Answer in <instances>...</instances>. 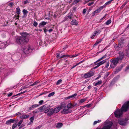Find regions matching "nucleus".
Segmentation results:
<instances>
[{
    "label": "nucleus",
    "instance_id": "ea45409f",
    "mask_svg": "<svg viewBox=\"0 0 129 129\" xmlns=\"http://www.w3.org/2000/svg\"><path fill=\"white\" fill-rule=\"evenodd\" d=\"M106 5H105V4L103 6H102L101 7L99 8V9H100V11H101L102 9L104 8L106 6Z\"/></svg>",
    "mask_w": 129,
    "mask_h": 129
},
{
    "label": "nucleus",
    "instance_id": "cd10ccee",
    "mask_svg": "<svg viewBox=\"0 0 129 129\" xmlns=\"http://www.w3.org/2000/svg\"><path fill=\"white\" fill-rule=\"evenodd\" d=\"M62 124L61 123H59L57 125L56 127L57 128H60L62 126Z\"/></svg>",
    "mask_w": 129,
    "mask_h": 129
},
{
    "label": "nucleus",
    "instance_id": "393cba45",
    "mask_svg": "<svg viewBox=\"0 0 129 129\" xmlns=\"http://www.w3.org/2000/svg\"><path fill=\"white\" fill-rule=\"evenodd\" d=\"M102 82L101 80H100L98 81V82L94 84L95 86H96L98 85H100L101 84Z\"/></svg>",
    "mask_w": 129,
    "mask_h": 129
},
{
    "label": "nucleus",
    "instance_id": "864d4df0",
    "mask_svg": "<svg viewBox=\"0 0 129 129\" xmlns=\"http://www.w3.org/2000/svg\"><path fill=\"white\" fill-rule=\"evenodd\" d=\"M12 93H9L8 94V97H10L12 95Z\"/></svg>",
    "mask_w": 129,
    "mask_h": 129
},
{
    "label": "nucleus",
    "instance_id": "a878e982",
    "mask_svg": "<svg viewBox=\"0 0 129 129\" xmlns=\"http://www.w3.org/2000/svg\"><path fill=\"white\" fill-rule=\"evenodd\" d=\"M81 0H74L72 3L73 5H75L77 4Z\"/></svg>",
    "mask_w": 129,
    "mask_h": 129
},
{
    "label": "nucleus",
    "instance_id": "aec40b11",
    "mask_svg": "<svg viewBox=\"0 0 129 129\" xmlns=\"http://www.w3.org/2000/svg\"><path fill=\"white\" fill-rule=\"evenodd\" d=\"M29 117V115L28 114H24L21 116L20 117L21 118L25 119Z\"/></svg>",
    "mask_w": 129,
    "mask_h": 129
},
{
    "label": "nucleus",
    "instance_id": "49530a36",
    "mask_svg": "<svg viewBox=\"0 0 129 129\" xmlns=\"http://www.w3.org/2000/svg\"><path fill=\"white\" fill-rule=\"evenodd\" d=\"M94 2L93 1L91 3L88 4V5L89 6H90L91 5H93L94 4Z\"/></svg>",
    "mask_w": 129,
    "mask_h": 129
},
{
    "label": "nucleus",
    "instance_id": "dca6fc26",
    "mask_svg": "<svg viewBox=\"0 0 129 129\" xmlns=\"http://www.w3.org/2000/svg\"><path fill=\"white\" fill-rule=\"evenodd\" d=\"M15 120L12 119H10L7 121L6 122V124H10L11 123L14 122Z\"/></svg>",
    "mask_w": 129,
    "mask_h": 129
},
{
    "label": "nucleus",
    "instance_id": "20e7f679",
    "mask_svg": "<svg viewBox=\"0 0 129 129\" xmlns=\"http://www.w3.org/2000/svg\"><path fill=\"white\" fill-rule=\"evenodd\" d=\"M106 123L105 125L102 128H97L96 129H110L113 124L112 122L109 121H106Z\"/></svg>",
    "mask_w": 129,
    "mask_h": 129
},
{
    "label": "nucleus",
    "instance_id": "a18cd8bd",
    "mask_svg": "<svg viewBox=\"0 0 129 129\" xmlns=\"http://www.w3.org/2000/svg\"><path fill=\"white\" fill-rule=\"evenodd\" d=\"M109 64V62H108L106 64L105 66V67L107 68L108 67Z\"/></svg>",
    "mask_w": 129,
    "mask_h": 129
},
{
    "label": "nucleus",
    "instance_id": "6ab92c4d",
    "mask_svg": "<svg viewBox=\"0 0 129 129\" xmlns=\"http://www.w3.org/2000/svg\"><path fill=\"white\" fill-rule=\"evenodd\" d=\"M71 24L73 25H77L78 23L76 20L73 19L71 21Z\"/></svg>",
    "mask_w": 129,
    "mask_h": 129
},
{
    "label": "nucleus",
    "instance_id": "680f3d73",
    "mask_svg": "<svg viewBox=\"0 0 129 129\" xmlns=\"http://www.w3.org/2000/svg\"><path fill=\"white\" fill-rule=\"evenodd\" d=\"M87 88L88 89H90L91 88V86L90 85H89L88 87Z\"/></svg>",
    "mask_w": 129,
    "mask_h": 129
},
{
    "label": "nucleus",
    "instance_id": "c85d7f7f",
    "mask_svg": "<svg viewBox=\"0 0 129 129\" xmlns=\"http://www.w3.org/2000/svg\"><path fill=\"white\" fill-rule=\"evenodd\" d=\"M101 41V40H98L96 41L95 44L94 45V46L97 45Z\"/></svg>",
    "mask_w": 129,
    "mask_h": 129
},
{
    "label": "nucleus",
    "instance_id": "5701e85b",
    "mask_svg": "<svg viewBox=\"0 0 129 129\" xmlns=\"http://www.w3.org/2000/svg\"><path fill=\"white\" fill-rule=\"evenodd\" d=\"M47 23V22L44 21H42L39 24V26L40 27L42 26L45 25Z\"/></svg>",
    "mask_w": 129,
    "mask_h": 129
},
{
    "label": "nucleus",
    "instance_id": "473e14b6",
    "mask_svg": "<svg viewBox=\"0 0 129 129\" xmlns=\"http://www.w3.org/2000/svg\"><path fill=\"white\" fill-rule=\"evenodd\" d=\"M124 45V43L123 42V41H121L120 42L119 46V45H120V47H122Z\"/></svg>",
    "mask_w": 129,
    "mask_h": 129
},
{
    "label": "nucleus",
    "instance_id": "9b49d317",
    "mask_svg": "<svg viewBox=\"0 0 129 129\" xmlns=\"http://www.w3.org/2000/svg\"><path fill=\"white\" fill-rule=\"evenodd\" d=\"M60 110V108L58 107L54 109H51V111H53L54 113H56L58 112Z\"/></svg>",
    "mask_w": 129,
    "mask_h": 129
},
{
    "label": "nucleus",
    "instance_id": "3c124183",
    "mask_svg": "<svg viewBox=\"0 0 129 129\" xmlns=\"http://www.w3.org/2000/svg\"><path fill=\"white\" fill-rule=\"evenodd\" d=\"M28 3V0H26L24 2V4H26Z\"/></svg>",
    "mask_w": 129,
    "mask_h": 129
},
{
    "label": "nucleus",
    "instance_id": "4468645a",
    "mask_svg": "<svg viewBox=\"0 0 129 129\" xmlns=\"http://www.w3.org/2000/svg\"><path fill=\"white\" fill-rule=\"evenodd\" d=\"M77 95L76 93H75L74 94L71 95L70 96H68L66 98V99H69L71 98L74 99L75 98V97Z\"/></svg>",
    "mask_w": 129,
    "mask_h": 129
},
{
    "label": "nucleus",
    "instance_id": "bb28decb",
    "mask_svg": "<svg viewBox=\"0 0 129 129\" xmlns=\"http://www.w3.org/2000/svg\"><path fill=\"white\" fill-rule=\"evenodd\" d=\"M16 13H17V14L19 15L20 13V10L19 8L18 7L16 9Z\"/></svg>",
    "mask_w": 129,
    "mask_h": 129
},
{
    "label": "nucleus",
    "instance_id": "58836bf2",
    "mask_svg": "<svg viewBox=\"0 0 129 129\" xmlns=\"http://www.w3.org/2000/svg\"><path fill=\"white\" fill-rule=\"evenodd\" d=\"M39 109L37 110H36L34 111L33 112V114H35L37 113H38L39 112V111H38Z\"/></svg>",
    "mask_w": 129,
    "mask_h": 129
},
{
    "label": "nucleus",
    "instance_id": "7c9ffc66",
    "mask_svg": "<svg viewBox=\"0 0 129 129\" xmlns=\"http://www.w3.org/2000/svg\"><path fill=\"white\" fill-rule=\"evenodd\" d=\"M18 125V124L16 123H15L12 126V129H14L16 128Z\"/></svg>",
    "mask_w": 129,
    "mask_h": 129
},
{
    "label": "nucleus",
    "instance_id": "c756f323",
    "mask_svg": "<svg viewBox=\"0 0 129 129\" xmlns=\"http://www.w3.org/2000/svg\"><path fill=\"white\" fill-rule=\"evenodd\" d=\"M111 22V20L110 19H109L105 23V24L106 25H108L110 24Z\"/></svg>",
    "mask_w": 129,
    "mask_h": 129
},
{
    "label": "nucleus",
    "instance_id": "de8ad7c7",
    "mask_svg": "<svg viewBox=\"0 0 129 129\" xmlns=\"http://www.w3.org/2000/svg\"><path fill=\"white\" fill-rule=\"evenodd\" d=\"M43 102H44V101L43 100H41V101H40L39 102V103L40 105H42L43 104Z\"/></svg>",
    "mask_w": 129,
    "mask_h": 129
},
{
    "label": "nucleus",
    "instance_id": "72a5a7b5",
    "mask_svg": "<svg viewBox=\"0 0 129 129\" xmlns=\"http://www.w3.org/2000/svg\"><path fill=\"white\" fill-rule=\"evenodd\" d=\"M54 92H52L50 93L49 94L48 96L49 97H50L54 95Z\"/></svg>",
    "mask_w": 129,
    "mask_h": 129
},
{
    "label": "nucleus",
    "instance_id": "603ef678",
    "mask_svg": "<svg viewBox=\"0 0 129 129\" xmlns=\"http://www.w3.org/2000/svg\"><path fill=\"white\" fill-rule=\"evenodd\" d=\"M13 4L12 3H11L9 4V6H10L11 7H12Z\"/></svg>",
    "mask_w": 129,
    "mask_h": 129
},
{
    "label": "nucleus",
    "instance_id": "6e6552de",
    "mask_svg": "<svg viewBox=\"0 0 129 129\" xmlns=\"http://www.w3.org/2000/svg\"><path fill=\"white\" fill-rule=\"evenodd\" d=\"M106 62V60H104L100 62L97 64H95V65H97L96 66L93 68L92 69H95L97 68L100 66L101 65L104 64Z\"/></svg>",
    "mask_w": 129,
    "mask_h": 129
},
{
    "label": "nucleus",
    "instance_id": "f8f14e48",
    "mask_svg": "<svg viewBox=\"0 0 129 129\" xmlns=\"http://www.w3.org/2000/svg\"><path fill=\"white\" fill-rule=\"evenodd\" d=\"M39 105L38 104H34L32 105L31 107H30L29 108V110H33L34 108L39 107Z\"/></svg>",
    "mask_w": 129,
    "mask_h": 129
},
{
    "label": "nucleus",
    "instance_id": "338daca9",
    "mask_svg": "<svg viewBox=\"0 0 129 129\" xmlns=\"http://www.w3.org/2000/svg\"><path fill=\"white\" fill-rule=\"evenodd\" d=\"M83 61H80V62H79V63H78L77 64H79L81 63H82L83 62Z\"/></svg>",
    "mask_w": 129,
    "mask_h": 129
},
{
    "label": "nucleus",
    "instance_id": "412c9836",
    "mask_svg": "<svg viewBox=\"0 0 129 129\" xmlns=\"http://www.w3.org/2000/svg\"><path fill=\"white\" fill-rule=\"evenodd\" d=\"M74 106L71 103L68 104L66 106L69 109H70L73 108Z\"/></svg>",
    "mask_w": 129,
    "mask_h": 129
},
{
    "label": "nucleus",
    "instance_id": "2eb2a0df",
    "mask_svg": "<svg viewBox=\"0 0 129 129\" xmlns=\"http://www.w3.org/2000/svg\"><path fill=\"white\" fill-rule=\"evenodd\" d=\"M66 106V103L64 102L62 103L61 104L60 106L59 107L60 108V110L61 109L64 108Z\"/></svg>",
    "mask_w": 129,
    "mask_h": 129
},
{
    "label": "nucleus",
    "instance_id": "4d7b16f0",
    "mask_svg": "<svg viewBox=\"0 0 129 129\" xmlns=\"http://www.w3.org/2000/svg\"><path fill=\"white\" fill-rule=\"evenodd\" d=\"M26 91H24L23 92H21L20 93H19V94H21L24 93H25V92H26Z\"/></svg>",
    "mask_w": 129,
    "mask_h": 129
},
{
    "label": "nucleus",
    "instance_id": "1a4fd4ad",
    "mask_svg": "<svg viewBox=\"0 0 129 129\" xmlns=\"http://www.w3.org/2000/svg\"><path fill=\"white\" fill-rule=\"evenodd\" d=\"M30 46H28L24 49L23 51L26 54H28L30 52Z\"/></svg>",
    "mask_w": 129,
    "mask_h": 129
},
{
    "label": "nucleus",
    "instance_id": "f03ea898",
    "mask_svg": "<svg viewBox=\"0 0 129 129\" xmlns=\"http://www.w3.org/2000/svg\"><path fill=\"white\" fill-rule=\"evenodd\" d=\"M129 108V101L125 102L122 106L121 110L117 109L114 112L115 116L117 118L121 116L124 112H126Z\"/></svg>",
    "mask_w": 129,
    "mask_h": 129
},
{
    "label": "nucleus",
    "instance_id": "f3484780",
    "mask_svg": "<svg viewBox=\"0 0 129 129\" xmlns=\"http://www.w3.org/2000/svg\"><path fill=\"white\" fill-rule=\"evenodd\" d=\"M100 11H101L100 9H98L94 11L92 13V16H94L95 14H97L98 13H99Z\"/></svg>",
    "mask_w": 129,
    "mask_h": 129
},
{
    "label": "nucleus",
    "instance_id": "69168bd1",
    "mask_svg": "<svg viewBox=\"0 0 129 129\" xmlns=\"http://www.w3.org/2000/svg\"><path fill=\"white\" fill-rule=\"evenodd\" d=\"M68 18H69L70 19H71L72 18V17L70 16H68Z\"/></svg>",
    "mask_w": 129,
    "mask_h": 129
},
{
    "label": "nucleus",
    "instance_id": "79ce46f5",
    "mask_svg": "<svg viewBox=\"0 0 129 129\" xmlns=\"http://www.w3.org/2000/svg\"><path fill=\"white\" fill-rule=\"evenodd\" d=\"M29 86H27V85L24 86H22L21 87V89H24L25 88H26L28 87Z\"/></svg>",
    "mask_w": 129,
    "mask_h": 129
},
{
    "label": "nucleus",
    "instance_id": "423d86ee",
    "mask_svg": "<svg viewBox=\"0 0 129 129\" xmlns=\"http://www.w3.org/2000/svg\"><path fill=\"white\" fill-rule=\"evenodd\" d=\"M71 110L69 109L67 107H66L63 108L61 112L63 114H67L68 113H71Z\"/></svg>",
    "mask_w": 129,
    "mask_h": 129
},
{
    "label": "nucleus",
    "instance_id": "9d476101",
    "mask_svg": "<svg viewBox=\"0 0 129 129\" xmlns=\"http://www.w3.org/2000/svg\"><path fill=\"white\" fill-rule=\"evenodd\" d=\"M100 32L101 31L100 30L94 31V34L91 37V38L92 39H93L95 36H97L98 34H100Z\"/></svg>",
    "mask_w": 129,
    "mask_h": 129
},
{
    "label": "nucleus",
    "instance_id": "bf43d9fd",
    "mask_svg": "<svg viewBox=\"0 0 129 129\" xmlns=\"http://www.w3.org/2000/svg\"><path fill=\"white\" fill-rule=\"evenodd\" d=\"M109 72H107L106 73V76H108L109 75Z\"/></svg>",
    "mask_w": 129,
    "mask_h": 129
},
{
    "label": "nucleus",
    "instance_id": "4be33fe9",
    "mask_svg": "<svg viewBox=\"0 0 129 129\" xmlns=\"http://www.w3.org/2000/svg\"><path fill=\"white\" fill-rule=\"evenodd\" d=\"M119 123L121 125H125L126 124V122L122 120L119 121Z\"/></svg>",
    "mask_w": 129,
    "mask_h": 129
},
{
    "label": "nucleus",
    "instance_id": "c9c22d12",
    "mask_svg": "<svg viewBox=\"0 0 129 129\" xmlns=\"http://www.w3.org/2000/svg\"><path fill=\"white\" fill-rule=\"evenodd\" d=\"M61 81L62 80L61 79L57 81L56 84L57 85L60 84L61 83Z\"/></svg>",
    "mask_w": 129,
    "mask_h": 129
},
{
    "label": "nucleus",
    "instance_id": "0eeeda50",
    "mask_svg": "<svg viewBox=\"0 0 129 129\" xmlns=\"http://www.w3.org/2000/svg\"><path fill=\"white\" fill-rule=\"evenodd\" d=\"M94 73L91 71H90L88 73L84 74V77L85 78H86L91 77L94 75Z\"/></svg>",
    "mask_w": 129,
    "mask_h": 129
},
{
    "label": "nucleus",
    "instance_id": "09e8293b",
    "mask_svg": "<svg viewBox=\"0 0 129 129\" xmlns=\"http://www.w3.org/2000/svg\"><path fill=\"white\" fill-rule=\"evenodd\" d=\"M107 56V55L106 54H105L104 55L103 57H101L102 59H103L104 58H105Z\"/></svg>",
    "mask_w": 129,
    "mask_h": 129
},
{
    "label": "nucleus",
    "instance_id": "a19ab883",
    "mask_svg": "<svg viewBox=\"0 0 129 129\" xmlns=\"http://www.w3.org/2000/svg\"><path fill=\"white\" fill-rule=\"evenodd\" d=\"M23 13L24 14V15L25 14H26L28 13V11L26 10L23 9Z\"/></svg>",
    "mask_w": 129,
    "mask_h": 129
},
{
    "label": "nucleus",
    "instance_id": "f257e3e1",
    "mask_svg": "<svg viewBox=\"0 0 129 129\" xmlns=\"http://www.w3.org/2000/svg\"><path fill=\"white\" fill-rule=\"evenodd\" d=\"M21 37L17 38L16 42L18 44H22L25 43H27L29 41V35L26 33L24 32L21 33Z\"/></svg>",
    "mask_w": 129,
    "mask_h": 129
},
{
    "label": "nucleus",
    "instance_id": "37998d69",
    "mask_svg": "<svg viewBox=\"0 0 129 129\" xmlns=\"http://www.w3.org/2000/svg\"><path fill=\"white\" fill-rule=\"evenodd\" d=\"M37 25H38L37 22L36 21H35L34 23V24H33V25H34V26L35 27H36L37 26Z\"/></svg>",
    "mask_w": 129,
    "mask_h": 129
},
{
    "label": "nucleus",
    "instance_id": "052dcab7",
    "mask_svg": "<svg viewBox=\"0 0 129 129\" xmlns=\"http://www.w3.org/2000/svg\"><path fill=\"white\" fill-rule=\"evenodd\" d=\"M78 55L75 54V55H73L72 56V57H75L76 56H77Z\"/></svg>",
    "mask_w": 129,
    "mask_h": 129
},
{
    "label": "nucleus",
    "instance_id": "a211bd4d",
    "mask_svg": "<svg viewBox=\"0 0 129 129\" xmlns=\"http://www.w3.org/2000/svg\"><path fill=\"white\" fill-rule=\"evenodd\" d=\"M60 53H58L56 54V57L58 58L59 59H61L65 57L67 55H63L61 56H60L59 54Z\"/></svg>",
    "mask_w": 129,
    "mask_h": 129
},
{
    "label": "nucleus",
    "instance_id": "0e129e2a",
    "mask_svg": "<svg viewBox=\"0 0 129 129\" xmlns=\"http://www.w3.org/2000/svg\"><path fill=\"white\" fill-rule=\"evenodd\" d=\"M47 30L46 29H45L44 30V32L46 33V31H47Z\"/></svg>",
    "mask_w": 129,
    "mask_h": 129
},
{
    "label": "nucleus",
    "instance_id": "e433bc0d",
    "mask_svg": "<svg viewBox=\"0 0 129 129\" xmlns=\"http://www.w3.org/2000/svg\"><path fill=\"white\" fill-rule=\"evenodd\" d=\"M101 121L100 120H99L98 121H94L93 123V125H95L98 123L100 122Z\"/></svg>",
    "mask_w": 129,
    "mask_h": 129
},
{
    "label": "nucleus",
    "instance_id": "7ed1b4c3",
    "mask_svg": "<svg viewBox=\"0 0 129 129\" xmlns=\"http://www.w3.org/2000/svg\"><path fill=\"white\" fill-rule=\"evenodd\" d=\"M50 108V107L49 105H45L42 106L38 109L40 112L43 111L45 113H47L48 112Z\"/></svg>",
    "mask_w": 129,
    "mask_h": 129
},
{
    "label": "nucleus",
    "instance_id": "4c0bfd02",
    "mask_svg": "<svg viewBox=\"0 0 129 129\" xmlns=\"http://www.w3.org/2000/svg\"><path fill=\"white\" fill-rule=\"evenodd\" d=\"M29 119L30 121V124L31 123H32L33 122L34 120V117H31Z\"/></svg>",
    "mask_w": 129,
    "mask_h": 129
},
{
    "label": "nucleus",
    "instance_id": "39448f33",
    "mask_svg": "<svg viewBox=\"0 0 129 129\" xmlns=\"http://www.w3.org/2000/svg\"><path fill=\"white\" fill-rule=\"evenodd\" d=\"M119 59L117 58L112 60L110 65V67L112 68H114L116 67L117 64L118 63Z\"/></svg>",
    "mask_w": 129,
    "mask_h": 129
},
{
    "label": "nucleus",
    "instance_id": "5fc2aeb1",
    "mask_svg": "<svg viewBox=\"0 0 129 129\" xmlns=\"http://www.w3.org/2000/svg\"><path fill=\"white\" fill-rule=\"evenodd\" d=\"M102 58H100L99 59H98V60H97L95 62V63H96V62H98V61H99L101 60H102Z\"/></svg>",
    "mask_w": 129,
    "mask_h": 129
},
{
    "label": "nucleus",
    "instance_id": "e2e57ef3",
    "mask_svg": "<svg viewBox=\"0 0 129 129\" xmlns=\"http://www.w3.org/2000/svg\"><path fill=\"white\" fill-rule=\"evenodd\" d=\"M53 30V29H50L49 30V32H51Z\"/></svg>",
    "mask_w": 129,
    "mask_h": 129
},
{
    "label": "nucleus",
    "instance_id": "13d9d810",
    "mask_svg": "<svg viewBox=\"0 0 129 129\" xmlns=\"http://www.w3.org/2000/svg\"><path fill=\"white\" fill-rule=\"evenodd\" d=\"M38 82L36 81V82H35L34 83V85H36L37 84V83H38Z\"/></svg>",
    "mask_w": 129,
    "mask_h": 129
},
{
    "label": "nucleus",
    "instance_id": "b1692460",
    "mask_svg": "<svg viewBox=\"0 0 129 129\" xmlns=\"http://www.w3.org/2000/svg\"><path fill=\"white\" fill-rule=\"evenodd\" d=\"M50 110L49 112L48 113L47 115L48 116H51L53 114V111H51V109H50Z\"/></svg>",
    "mask_w": 129,
    "mask_h": 129
},
{
    "label": "nucleus",
    "instance_id": "f704fd0d",
    "mask_svg": "<svg viewBox=\"0 0 129 129\" xmlns=\"http://www.w3.org/2000/svg\"><path fill=\"white\" fill-rule=\"evenodd\" d=\"M23 122V120H20L19 122H18V126H20V125H21V124L22 123V122Z\"/></svg>",
    "mask_w": 129,
    "mask_h": 129
},
{
    "label": "nucleus",
    "instance_id": "c03bdc74",
    "mask_svg": "<svg viewBox=\"0 0 129 129\" xmlns=\"http://www.w3.org/2000/svg\"><path fill=\"white\" fill-rule=\"evenodd\" d=\"M85 100H86L85 99H81L80 100V102L81 103H83V102H84V101H85Z\"/></svg>",
    "mask_w": 129,
    "mask_h": 129
},
{
    "label": "nucleus",
    "instance_id": "6e6d98bb",
    "mask_svg": "<svg viewBox=\"0 0 129 129\" xmlns=\"http://www.w3.org/2000/svg\"><path fill=\"white\" fill-rule=\"evenodd\" d=\"M41 127V126H38L36 128L37 129H40Z\"/></svg>",
    "mask_w": 129,
    "mask_h": 129
},
{
    "label": "nucleus",
    "instance_id": "774afa93",
    "mask_svg": "<svg viewBox=\"0 0 129 129\" xmlns=\"http://www.w3.org/2000/svg\"><path fill=\"white\" fill-rule=\"evenodd\" d=\"M0 46H4V45L3 43H1L0 44Z\"/></svg>",
    "mask_w": 129,
    "mask_h": 129
},
{
    "label": "nucleus",
    "instance_id": "8fccbe9b",
    "mask_svg": "<svg viewBox=\"0 0 129 129\" xmlns=\"http://www.w3.org/2000/svg\"><path fill=\"white\" fill-rule=\"evenodd\" d=\"M86 10L85 9H84L83 10L82 12V13L83 14H85L86 11Z\"/></svg>",
    "mask_w": 129,
    "mask_h": 129
},
{
    "label": "nucleus",
    "instance_id": "2f4dec72",
    "mask_svg": "<svg viewBox=\"0 0 129 129\" xmlns=\"http://www.w3.org/2000/svg\"><path fill=\"white\" fill-rule=\"evenodd\" d=\"M114 0H110L109 1L107 2L105 4L106 6L110 4Z\"/></svg>",
    "mask_w": 129,
    "mask_h": 129
},
{
    "label": "nucleus",
    "instance_id": "ddd939ff",
    "mask_svg": "<svg viewBox=\"0 0 129 129\" xmlns=\"http://www.w3.org/2000/svg\"><path fill=\"white\" fill-rule=\"evenodd\" d=\"M124 56V54L122 52H121L119 53V56L117 57L119 60H121L123 59Z\"/></svg>",
    "mask_w": 129,
    "mask_h": 129
}]
</instances>
